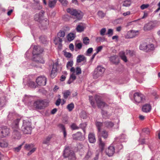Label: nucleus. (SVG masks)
Instances as JSON below:
<instances>
[{
	"label": "nucleus",
	"instance_id": "nucleus-44",
	"mask_svg": "<svg viewBox=\"0 0 160 160\" xmlns=\"http://www.w3.org/2000/svg\"><path fill=\"white\" fill-rule=\"evenodd\" d=\"M23 145V143H22V144L20 145L18 147L13 148V149L14 151L15 152H19V151L21 150Z\"/></svg>",
	"mask_w": 160,
	"mask_h": 160
},
{
	"label": "nucleus",
	"instance_id": "nucleus-42",
	"mask_svg": "<svg viewBox=\"0 0 160 160\" xmlns=\"http://www.w3.org/2000/svg\"><path fill=\"white\" fill-rule=\"evenodd\" d=\"M74 104L72 102L70 104H68L67 106V108L69 111H71L74 108Z\"/></svg>",
	"mask_w": 160,
	"mask_h": 160
},
{
	"label": "nucleus",
	"instance_id": "nucleus-10",
	"mask_svg": "<svg viewBox=\"0 0 160 160\" xmlns=\"http://www.w3.org/2000/svg\"><path fill=\"white\" fill-rule=\"evenodd\" d=\"M43 51V49L38 45H34L33 48L32 54L33 56H37L41 53Z\"/></svg>",
	"mask_w": 160,
	"mask_h": 160
},
{
	"label": "nucleus",
	"instance_id": "nucleus-6",
	"mask_svg": "<svg viewBox=\"0 0 160 160\" xmlns=\"http://www.w3.org/2000/svg\"><path fill=\"white\" fill-rule=\"evenodd\" d=\"M105 69L101 66H98L93 74V78L96 79L101 76L104 72Z\"/></svg>",
	"mask_w": 160,
	"mask_h": 160
},
{
	"label": "nucleus",
	"instance_id": "nucleus-32",
	"mask_svg": "<svg viewBox=\"0 0 160 160\" xmlns=\"http://www.w3.org/2000/svg\"><path fill=\"white\" fill-rule=\"evenodd\" d=\"M119 55L121 58L125 62H127V59L125 55V52L123 51H121L119 53Z\"/></svg>",
	"mask_w": 160,
	"mask_h": 160
},
{
	"label": "nucleus",
	"instance_id": "nucleus-23",
	"mask_svg": "<svg viewBox=\"0 0 160 160\" xmlns=\"http://www.w3.org/2000/svg\"><path fill=\"white\" fill-rule=\"evenodd\" d=\"M154 26V24L152 22H149L144 25V30L145 31L150 30L152 29Z\"/></svg>",
	"mask_w": 160,
	"mask_h": 160
},
{
	"label": "nucleus",
	"instance_id": "nucleus-38",
	"mask_svg": "<svg viewBox=\"0 0 160 160\" xmlns=\"http://www.w3.org/2000/svg\"><path fill=\"white\" fill-rule=\"evenodd\" d=\"M131 3V1L130 0H127L124 1L123 2L122 6L124 7H129Z\"/></svg>",
	"mask_w": 160,
	"mask_h": 160
},
{
	"label": "nucleus",
	"instance_id": "nucleus-51",
	"mask_svg": "<svg viewBox=\"0 0 160 160\" xmlns=\"http://www.w3.org/2000/svg\"><path fill=\"white\" fill-rule=\"evenodd\" d=\"M113 30L112 29H109L106 34L108 35V37H111L113 35Z\"/></svg>",
	"mask_w": 160,
	"mask_h": 160
},
{
	"label": "nucleus",
	"instance_id": "nucleus-36",
	"mask_svg": "<svg viewBox=\"0 0 160 160\" xmlns=\"http://www.w3.org/2000/svg\"><path fill=\"white\" fill-rule=\"evenodd\" d=\"M75 35L73 33H70L67 36L68 40L69 41L73 40L75 38Z\"/></svg>",
	"mask_w": 160,
	"mask_h": 160
},
{
	"label": "nucleus",
	"instance_id": "nucleus-46",
	"mask_svg": "<svg viewBox=\"0 0 160 160\" xmlns=\"http://www.w3.org/2000/svg\"><path fill=\"white\" fill-rule=\"evenodd\" d=\"M83 43L86 45H88L90 42V40L89 38L87 37H86L83 38Z\"/></svg>",
	"mask_w": 160,
	"mask_h": 160
},
{
	"label": "nucleus",
	"instance_id": "nucleus-4",
	"mask_svg": "<svg viewBox=\"0 0 160 160\" xmlns=\"http://www.w3.org/2000/svg\"><path fill=\"white\" fill-rule=\"evenodd\" d=\"M31 122L27 120H23V125L21 127V130L25 134L31 133L32 128L31 126Z\"/></svg>",
	"mask_w": 160,
	"mask_h": 160
},
{
	"label": "nucleus",
	"instance_id": "nucleus-41",
	"mask_svg": "<svg viewBox=\"0 0 160 160\" xmlns=\"http://www.w3.org/2000/svg\"><path fill=\"white\" fill-rule=\"evenodd\" d=\"M34 147V145L32 144H25L24 146V148L25 149L27 150H29L30 149H31Z\"/></svg>",
	"mask_w": 160,
	"mask_h": 160
},
{
	"label": "nucleus",
	"instance_id": "nucleus-59",
	"mask_svg": "<svg viewBox=\"0 0 160 160\" xmlns=\"http://www.w3.org/2000/svg\"><path fill=\"white\" fill-rule=\"evenodd\" d=\"M103 38L101 37H98L96 38V41L97 42H103Z\"/></svg>",
	"mask_w": 160,
	"mask_h": 160
},
{
	"label": "nucleus",
	"instance_id": "nucleus-7",
	"mask_svg": "<svg viewBox=\"0 0 160 160\" xmlns=\"http://www.w3.org/2000/svg\"><path fill=\"white\" fill-rule=\"evenodd\" d=\"M134 101L136 103H139L144 101L145 100V96L140 92L135 93L133 95Z\"/></svg>",
	"mask_w": 160,
	"mask_h": 160
},
{
	"label": "nucleus",
	"instance_id": "nucleus-24",
	"mask_svg": "<svg viewBox=\"0 0 160 160\" xmlns=\"http://www.w3.org/2000/svg\"><path fill=\"white\" fill-rule=\"evenodd\" d=\"M98 144L100 150L101 152H102L104 150L105 143L102 141L101 138H98Z\"/></svg>",
	"mask_w": 160,
	"mask_h": 160
},
{
	"label": "nucleus",
	"instance_id": "nucleus-40",
	"mask_svg": "<svg viewBox=\"0 0 160 160\" xmlns=\"http://www.w3.org/2000/svg\"><path fill=\"white\" fill-rule=\"evenodd\" d=\"M63 97L65 99H67L70 95L71 93L69 90H66L62 93Z\"/></svg>",
	"mask_w": 160,
	"mask_h": 160
},
{
	"label": "nucleus",
	"instance_id": "nucleus-64",
	"mask_svg": "<svg viewBox=\"0 0 160 160\" xmlns=\"http://www.w3.org/2000/svg\"><path fill=\"white\" fill-rule=\"evenodd\" d=\"M126 53L127 54H129L131 56H132L133 55L132 51L130 50H126Z\"/></svg>",
	"mask_w": 160,
	"mask_h": 160
},
{
	"label": "nucleus",
	"instance_id": "nucleus-16",
	"mask_svg": "<svg viewBox=\"0 0 160 160\" xmlns=\"http://www.w3.org/2000/svg\"><path fill=\"white\" fill-rule=\"evenodd\" d=\"M98 135L99 138L102 137L105 139L108 138V132L105 130H101L98 132Z\"/></svg>",
	"mask_w": 160,
	"mask_h": 160
},
{
	"label": "nucleus",
	"instance_id": "nucleus-17",
	"mask_svg": "<svg viewBox=\"0 0 160 160\" xmlns=\"http://www.w3.org/2000/svg\"><path fill=\"white\" fill-rule=\"evenodd\" d=\"M34 106L37 109H41L43 108V102L42 100H38L33 103Z\"/></svg>",
	"mask_w": 160,
	"mask_h": 160
},
{
	"label": "nucleus",
	"instance_id": "nucleus-28",
	"mask_svg": "<svg viewBox=\"0 0 160 160\" xmlns=\"http://www.w3.org/2000/svg\"><path fill=\"white\" fill-rule=\"evenodd\" d=\"M147 49L146 52H149L153 50L154 49V47L152 44H148L147 47Z\"/></svg>",
	"mask_w": 160,
	"mask_h": 160
},
{
	"label": "nucleus",
	"instance_id": "nucleus-60",
	"mask_svg": "<svg viewBox=\"0 0 160 160\" xmlns=\"http://www.w3.org/2000/svg\"><path fill=\"white\" fill-rule=\"evenodd\" d=\"M81 73V68L79 67L77 68L76 70V74L77 75H78L79 74Z\"/></svg>",
	"mask_w": 160,
	"mask_h": 160
},
{
	"label": "nucleus",
	"instance_id": "nucleus-30",
	"mask_svg": "<svg viewBox=\"0 0 160 160\" xmlns=\"http://www.w3.org/2000/svg\"><path fill=\"white\" fill-rule=\"evenodd\" d=\"M58 127L63 131L64 138H65L67 136V133L65 130V128L64 125L62 124H59L58 125Z\"/></svg>",
	"mask_w": 160,
	"mask_h": 160
},
{
	"label": "nucleus",
	"instance_id": "nucleus-18",
	"mask_svg": "<svg viewBox=\"0 0 160 160\" xmlns=\"http://www.w3.org/2000/svg\"><path fill=\"white\" fill-rule=\"evenodd\" d=\"M97 106L99 108H102L105 107H108V105L105 102L101 101L100 100H96Z\"/></svg>",
	"mask_w": 160,
	"mask_h": 160
},
{
	"label": "nucleus",
	"instance_id": "nucleus-34",
	"mask_svg": "<svg viewBox=\"0 0 160 160\" xmlns=\"http://www.w3.org/2000/svg\"><path fill=\"white\" fill-rule=\"evenodd\" d=\"M84 29V27L82 25H78L76 28V30L78 32H81L83 31Z\"/></svg>",
	"mask_w": 160,
	"mask_h": 160
},
{
	"label": "nucleus",
	"instance_id": "nucleus-45",
	"mask_svg": "<svg viewBox=\"0 0 160 160\" xmlns=\"http://www.w3.org/2000/svg\"><path fill=\"white\" fill-rule=\"evenodd\" d=\"M96 125L98 130V132L101 131V129L103 124L101 122H97L96 123Z\"/></svg>",
	"mask_w": 160,
	"mask_h": 160
},
{
	"label": "nucleus",
	"instance_id": "nucleus-14",
	"mask_svg": "<svg viewBox=\"0 0 160 160\" xmlns=\"http://www.w3.org/2000/svg\"><path fill=\"white\" fill-rule=\"evenodd\" d=\"M45 12L43 10L41 11L38 13L36 14L34 16V20L36 21H39V22L41 21V18L43 16Z\"/></svg>",
	"mask_w": 160,
	"mask_h": 160
},
{
	"label": "nucleus",
	"instance_id": "nucleus-15",
	"mask_svg": "<svg viewBox=\"0 0 160 160\" xmlns=\"http://www.w3.org/2000/svg\"><path fill=\"white\" fill-rule=\"evenodd\" d=\"M138 34V31H135L134 30H131L128 32L127 35L128 38H132L136 37Z\"/></svg>",
	"mask_w": 160,
	"mask_h": 160
},
{
	"label": "nucleus",
	"instance_id": "nucleus-48",
	"mask_svg": "<svg viewBox=\"0 0 160 160\" xmlns=\"http://www.w3.org/2000/svg\"><path fill=\"white\" fill-rule=\"evenodd\" d=\"M39 40L43 44H46V43L47 40L44 36H40L39 37Z\"/></svg>",
	"mask_w": 160,
	"mask_h": 160
},
{
	"label": "nucleus",
	"instance_id": "nucleus-35",
	"mask_svg": "<svg viewBox=\"0 0 160 160\" xmlns=\"http://www.w3.org/2000/svg\"><path fill=\"white\" fill-rule=\"evenodd\" d=\"M104 125L108 128H112L114 125V123L110 121H107L104 122Z\"/></svg>",
	"mask_w": 160,
	"mask_h": 160
},
{
	"label": "nucleus",
	"instance_id": "nucleus-53",
	"mask_svg": "<svg viewBox=\"0 0 160 160\" xmlns=\"http://www.w3.org/2000/svg\"><path fill=\"white\" fill-rule=\"evenodd\" d=\"M102 113L104 117L107 118H109V116L108 115V112L107 111L102 110Z\"/></svg>",
	"mask_w": 160,
	"mask_h": 160
},
{
	"label": "nucleus",
	"instance_id": "nucleus-54",
	"mask_svg": "<svg viewBox=\"0 0 160 160\" xmlns=\"http://www.w3.org/2000/svg\"><path fill=\"white\" fill-rule=\"evenodd\" d=\"M71 128L73 130H77L79 128V127L77 126L75 123L72 124L71 126Z\"/></svg>",
	"mask_w": 160,
	"mask_h": 160
},
{
	"label": "nucleus",
	"instance_id": "nucleus-33",
	"mask_svg": "<svg viewBox=\"0 0 160 160\" xmlns=\"http://www.w3.org/2000/svg\"><path fill=\"white\" fill-rule=\"evenodd\" d=\"M6 101L7 100L4 97L0 98V109L3 106Z\"/></svg>",
	"mask_w": 160,
	"mask_h": 160
},
{
	"label": "nucleus",
	"instance_id": "nucleus-1",
	"mask_svg": "<svg viewBox=\"0 0 160 160\" xmlns=\"http://www.w3.org/2000/svg\"><path fill=\"white\" fill-rule=\"evenodd\" d=\"M20 120V119L18 118L12 124V127L13 129L12 137L15 139H19L21 138L18 125Z\"/></svg>",
	"mask_w": 160,
	"mask_h": 160
},
{
	"label": "nucleus",
	"instance_id": "nucleus-21",
	"mask_svg": "<svg viewBox=\"0 0 160 160\" xmlns=\"http://www.w3.org/2000/svg\"><path fill=\"white\" fill-rule=\"evenodd\" d=\"M88 139L91 143H94L96 141L94 134L93 132H90L88 134Z\"/></svg>",
	"mask_w": 160,
	"mask_h": 160
},
{
	"label": "nucleus",
	"instance_id": "nucleus-47",
	"mask_svg": "<svg viewBox=\"0 0 160 160\" xmlns=\"http://www.w3.org/2000/svg\"><path fill=\"white\" fill-rule=\"evenodd\" d=\"M98 15L99 18H102L105 17V13H104L102 11H99L98 12Z\"/></svg>",
	"mask_w": 160,
	"mask_h": 160
},
{
	"label": "nucleus",
	"instance_id": "nucleus-49",
	"mask_svg": "<svg viewBox=\"0 0 160 160\" xmlns=\"http://www.w3.org/2000/svg\"><path fill=\"white\" fill-rule=\"evenodd\" d=\"M87 126V124L86 122H84L83 123H82L79 125V128H82V129L83 131L85 133V128Z\"/></svg>",
	"mask_w": 160,
	"mask_h": 160
},
{
	"label": "nucleus",
	"instance_id": "nucleus-8",
	"mask_svg": "<svg viewBox=\"0 0 160 160\" xmlns=\"http://www.w3.org/2000/svg\"><path fill=\"white\" fill-rule=\"evenodd\" d=\"M10 134V129L6 126L0 128V138L6 137Z\"/></svg>",
	"mask_w": 160,
	"mask_h": 160
},
{
	"label": "nucleus",
	"instance_id": "nucleus-37",
	"mask_svg": "<svg viewBox=\"0 0 160 160\" xmlns=\"http://www.w3.org/2000/svg\"><path fill=\"white\" fill-rule=\"evenodd\" d=\"M62 41V39L58 36L57 37H56L54 40V42L55 45H57L59 43H61Z\"/></svg>",
	"mask_w": 160,
	"mask_h": 160
},
{
	"label": "nucleus",
	"instance_id": "nucleus-3",
	"mask_svg": "<svg viewBox=\"0 0 160 160\" xmlns=\"http://www.w3.org/2000/svg\"><path fill=\"white\" fill-rule=\"evenodd\" d=\"M62 155L64 158H68L69 160H75L76 159L74 152L68 146L65 147Z\"/></svg>",
	"mask_w": 160,
	"mask_h": 160
},
{
	"label": "nucleus",
	"instance_id": "nucleus-31",
	"mask_svg": "<svg viewBox=\"0 0 160 160\" xmlns=\"http://www.w3.org/2000/svg\"><path fill=\"white\" fill-rule=\"evenodd\" d=\"M92 154V152L89 150L86 155L84 158V160H88L91 157V156Z\"/></svg>",
	"mask_w": 160,
	"mask_h": 160
},
{
	"label": "nucleus",
	"instance_id": "nucleus-22",
	"mask_svg": "<svg viewBox=\"0 0 160 160\" xmlns=\"http://www.w3.org/2000/svg\"><path fill=\"white\" fill-rule=\"evenodd\" d=\"M72 137L74 140H81L82 138V133L80 132H78L72 134Z\"/></svg>",
	"mask_w": 160,
	"mask_h": 160
},
{
	"label": "nucleus",
	"instance_id": "nucleus-11",
	"mask_svg": "<svg viewBox=\"0 0 160 160\" xmlns=\"http://www.w3.org/2000/svg\"><path fill=\"white\" fill-rule=\"evenodd\" d=\"M46 81V78L44 76L38 77L36 80L37 84L40 86H45Z\"/></svg>",
	"mask_w": 160,
	"mask_h": 160
},
{
	"label": "nucleus",
	"instance_id": "nucleus-50",
	"mask_svg": "<svg viewBox=\"0 0 160 160\" xmlns=\"http://www.w3.org/2000/svg\"><path fill=\"white\" fill-rule=\"evenodd\" d=\"M28 85L31 88H35L36 87L35 83L33 81H30L28 82Z\"/></svg>",
	"mask_w": 160,
	"mask_h": 160
},
{
	"label": "nucleus",
	"instance_id": "nucleus-25",
	"mask_svg": "<svg viewBox=\"0 0 160 160\" xmlns=\"http://www.w3.org/2000/svg\"><path fill=\"white\" fill-rule=\"evenodd\" d=\"M57 0H49L48 2V7L51 8H53L57 3Z\"/></svg>",
	"mask_w": 160,
	"mask_h": 160
},
{
	"label": "nucleus",
	"instance_id": "nucleus-39",
	"mask_svg": "<svg viewBox=\"0 0 160 160\" xmlns=\"http://www.w3.org/2000/svg\"><path fill=\"white\" fill-rule=\"evenodd\" d=\"M65 36V32L63 30H61L57 34V36L59 38H64Z\"/></svg>",
	"mask_w": 160,
	"mask_h": 160
},
{
	"label": "nucleus",
	"instance_id": "nucleus-58",
	"mask_svg": "<svg viewBox=\"0 0 160 160\" xmlns=\"http://www.w3.org/2000/svg\"><path fill=\"white\" fill-rule=\"evenodd\" d=\"M30 96H28L27 95H25V97L23 98V99L22 100L23 102L25 103H26L28 100V99L29 98Z\"/></svg>",
	"mask_w": 160,
	"mask_h": 160
},
{
	"label": "nucleus",
	"instance_id": "nucleus-26",
	"mask_svg": "<svg viewBox=\"0 0 160 160\" xmlns=\"http://www.w3.org/2000/svg\"><path fill=\"white\" fill-rule=\"evenodd\" d=\"M86 60V58L83 55H79L77 58V62L79 63Z\"/></svg>",
	"mask_w": 160,
	"mask_h": 160
},
{
	"label": "nucleus",
	"instance_id": "nucleus-20",
	"mask_svg": "<svg viewBox=\"0 0 160 160\" xmlns=\"http://www.w3.org/2000/svg\"><path fill=\"white\" fill-rule=\"evenodd\" d=\"M118 57L117 56L114 55L110 57L109 58V60L110 62L114 64L117 65L119 62V61Z\"/></svg>",
	"mask_w": 160,
	"mask_h": 160
},
{
	"label": "nucleus",
	"instance_id": "nucleus-13",
	"mask_svg": "<svg viewBox=\"0 0 160 160\" xmlns=\"http://www.w3.org/2000/svg\"><path fill=\"white\" fill-rule=\"evenodd\" d=\"M127 140L126 136L124 134H122L119 137L115 139V140L114 142H117V144L118 145L119 143L121 144L122 142L126 141Z\"/></svg>",
	"mask_w": 160,
	"mask_h": 160
},
{
	"label": "nucleus",
	"instance_id": "nucleus-9",
	"mask_svg": "<svg viewBox=\"0 0 160 160\" xmlns=\"http://www.w3.org/2000/svg\"><path fill=\"white\" fill-rule=\"evenodd\" d=\"M39 27L41 30L46 29L49 25V21L47 18L41 20L39 22Z\"/></svg>",
	"mask_w": 160,
	"mask_h": 160
},
{
	"label": "nucleus",
	"instance_id": "nucleus-12",
	"mask_svg": "<svg viewBox=\"0 0 160 160\" xmlns=\"http://www.w3.org/2000/svg\"><path fill=\"white\" fill-rule=\"evenodd\" d=\"M58 65V62H56L53 64L51 74V77L52 78H54L57 74V69Z\"/></svg>",
	"mask_w": 160,
	"mask_h": 160
},
{
	"label": "nucleus",
	"instance_id": "nucleus-61",
	"mask_svg": "<svg viewBox=\"0 0 160 160\" xmlns=\"http://www.w3.org/2000/svg\"><path fill=\"white\" fill-rule=\"evenodd\" d=\"M142 131L143 132H145L147 134H149L150 132L149 129L148 128H145L143 129L142 130Z\"/></svg>",
	"mask_w": 160,
	"mask_h": 160
},
{
	"label": "nucleus",
	"instance_id": "nucleus-55",
	"mask_svg": "<svg viewBox=\"0 0 160 160\" xmlns=\"http://www.w3.org/2000/svg\"><path fill=\"white\" fill-rule=\"evenodd\" d=\"M149 6V5L148 4H143L141 5L140 8L142 10H143L148 8Z\"/></svg>",
	"mask_w": 160,
	"mask_h": 160
},
{
	"label": "nucleus",
	"instance_id": "nucleus-29",
	"mask_svg": "<svg viewBox=\"0 0 160 160\" xmlns=\"http://www.w3.org/2000/svg\"><path fill=\"white\" fill-rule=\"evenodd\" d=\"M52 135H49L46 138L43 140V143L44 144H46L47 145H49L50 143V141L52 138Z\"/></svg>",
	"mask_w": 160,
	"mask_h": 160
},
{
	"label": "nucleus",
	"instance_id": "nucleus-62",
	"mask_svg": "<svg viewBox=\"0 0 160 160\" xmlns=\"http://www.w3.org/2000/svg\"><path fill=\"white\" fill-rule=\"evenodd\" d=\"M102 49V46H99L97 47L96 48V53H98L99 52L101 51Z\"/></svg>",
	"mask_w": 160,
	"mask_h": 160
},
{
	"label": "nucleus",
	"instance_id": "nucleus-56",
	"mask_svg": "<svg viewBox=\"0 0 160 160\" xmlns=\"http://www.w3.org/2000/svg\"><path fill=\"white\" fill-rule=\"evenodd\" d=\"M106 31L105 28H102L100 31V34L102 36H103L105 34V32Z\"/></svg>",
	"mask_w": 160,
	"mask_h": 160
},
{
	"label": "nucleus",
	"instance_id": "nucleus-63",
	"mask_svg": "<svg viewBox=\"0 0 160 160\" xmlns=\"http://www.w3.org/2000/svg\"><path fill=\"white\" fill-rule=\"evenodd\" d=\"M76 47L79 49H80L82 47L81 43H78L76 44Z\"/></svg>",
	"mask_w": 160,
	"mask_h": 160
},
{
	"label": "nucleus",
	"instance_id": "nucleus-43",
	"mask_svg": "<svg viewBox=\"0 0 160 160\" xmlns=\"http://www.w3.org/2000/svg\"><path fill=\"white\" fill-rule=\"evenodd\" d=\"M8 145V143L5 141H0V147L2 148H6Z\"/></svg>",
	"mask_w": 160,
	"mask_h": 160
},
{
	"label": "nucleus",
	"instance_id": "nucleus-5",
	"mask_svg": "<svg viewBox=\"0 0 160 160\" xmlns=\"http://www.w3.org/2000/svg\"><path fill=\"white\" fill-rule=\"evenodd\" d=\"M67 11L72 16L75 17L78 20L82 18L83 16L82 12L80 11H78L72 8H68Z\"/></svg>",
	"mask_w": 160,
	"mask_h": 160
},
{
	"label": "nucleus",
	"instance_id": "nucleus-2",
	"mask_svg": "<svg viewBox=\"0 0 160 160\" xmlns=\"http://www.w3.org/2000/svg\"><path fill=\"white\" fill-rule=\"evenodd\" d=\"M118 145L117 142H114L112 144H111L106 151V154L109 157L112 156L115 152V149L116 150L119 151L122 148L123 146L122 144L119 143Z\"/></svg>",
	"mask_w": 160,
	"mask_h": 160
},
{
	"label": "nucleus",
	"instance_id": "nucleus-19",
	"mask_svg": "<svg viewBox=\"0 0 160 160\" xmlns=\"http://www.w3.org/2000/svg\"><path fill=\"white\" fill-rule=\"evenodd\" d=\"M151 109V106L149 104H145L142 106V110L143 112H150Z\"/></svg>",
	"mask_w": 160,
	"mask_h": 160
},
{
	"label": "nucleus",
	"instance_id": "nucleus-52",
	"mask_svg": "<svg viewBox=\"0 0 160 160\" xmlns=\"http://www.w3.org/2000/svg\"><path fill=\"white\" fill-rule=\"evenodd\" d=\"M64 6H66L68 4V2L67 0H58Z\"/></svg>",
	"mask_w": 160,
	"mask_h": 160
},
{
	"label": "nucleus",
	"instance_id": "nucleus-27",
	"mask_svg": "<svg viewBox=\"0 0 160 160\" xmlns=\"http://www.w3.org/2000/svg\"><path fill=\"white\" fill-rule=\"evenodd\" d=\"M147 47V43L146 42H142L140 44L139 48L141 50L146 52Z\"/></svg>",
	"mask_w": 160,
	"mask_h": 160
},
{
	"label": "nucleus",
	"instance_id": "nucleus-57",
	"mask_svg": "<svg viewBox=\"0 0 160 160\" xmlns=\"http://www.w3.org/2000/svg\"><path fill=\"white\" fill-rule=\"evenodd\" d=\"M73 64V62L72 61H70L68 62L67 64V68H68L69 67H71L72 66Z\"/></svg>",
	"mask_w": 160,
	"mask_h": 160
}]
</instances>
